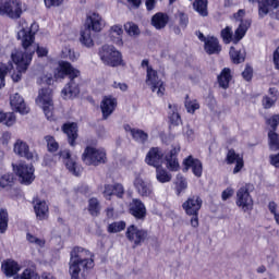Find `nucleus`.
I'll return each instance as SVG.
<instances>
[{
  "instance_id": "obj_18",
  "label": "nucleus",
  "mask_w": 279,
  "mask_h": 279,
  "mask_svg": "<svg viewBox=\"0 0 279 279\" xmlns=\"http://www.w3.org/2000/svg\"><path fill=\"white\" fill-rule=\"evenodd\" d=\"M60 157L62 158L70 173H72L73 175H80V173H82V168L80 167V165H77V159L71 156L70 150H61Z\"/></svg>"
},
{
  "instance_id": "obj_24",
  "label": "nucleus",
  "mask_w": 279,
  "mask_h": 279,
  "mask_svg": "<svg viewBox=\"0 0 279 279\" xmlns=\"http://www.w3.org/2000/svg\"><path fill=\"white\" fill-rule=\"evenodd\" d=\"M227 162L228 165H235L233 169V173H240L241 169L245 166V161H243V155L236 154L234 149H230L227 154Z\"/></svg>"
},
{
  "instance_id": "obj_12",
  "label": "nucleus",
  "mask_w": 279,
  "mask_h": 279,
  "mask_svg": "<svg viewBox=\"0 0 279 279\" xmlns=\"http://www.w3.org/2000/svg\"><path fill=\"white\" fill-rule=\"evenodd\" d=\"M235 204L243 213H250L254 208V199L247 186H242L236 192Z\"/></svg>"
},
{
  "instance_id": "obj_2",
  "label": "nucleus",
  "mask_w": 279,
  "mask_h": 279,
  "mask_svg": "<svg viewBox=\"0 0 279 279\" xmlns=\"http://www.w3.org/2000/svg\"><path fill=\"white\" fill-rule=\"evenodd\" d=\"M95 267V255L82 247L76 246L70 253L69 274L71 279H86L82 274V269H93Z\"/></svg>"
},
{
  "instance_id": "obj_21",
  "label": "nucleus",
  "mask_w": 279,
  "mask_h": 279,
  "mask_svg": "<svg viewBox=\"0 0 279 279\" xmlns=\"http://www.w3.org/2000/svg\"><path fill=\"white\" fill-rule=\"evenodd\" d=\"M13 151L16 156H21V158H26L27 160H34V158H37L36 153L29 150V145L22 140H17L15 142Z\"/></svg>"
},
{
  "instance_id": "obj_15",
  "label": "nucleus",
  "mask_w": 279,
  "mask_h": 279,
  "mask_svg": "<svg viewBox=\"0 0 279 279\" xmlns=\"http://www.w3.org/2000/svg\"><path fill=\"white\" fill-rule=\"evenodd\" d=\"M117 106H119V100L117 99V97L112 95H107L102 97L100 101V111L105 121L112 117L114 110H117Z\"/></svg>"
},
{
  "instance_id": "obj_51",
  "label": "nucleus",
  "mask_w": 279,
  "mask_h": 279,
  "mask_svg": "<svg viewBox=\"0 0 279 279\" xmlns=\"http://www.w3.org/2000/svg\"><path fill=\"white\" fill-rule=\"evenodd\" d=\"M185 110L189 114H195V111L199 110V102L196 99L185 100Z\"/></svg>"
},
{
  "instance_id": "obj_58",
  "label": "nucleus",
  "mask_w": 279,
  "mask_h": 279,
  "mask_svg": "<svg viewBox=\"0 0 279 279\" xmlns=\"http://www.w3.org/2000/svg\"><path fill=\"white\" fill-rule=\"evenodd\" d=\"M113 195L120 198L123 197V195H125V187H123V184L114 183Z\"/></svg>"
},
{
  "instance_id": "obj_35",
  "label": "nucleus",
  "mask_w": 279,
  "mask_h": 279,
  "mask_svg": "<svg viewBox=\"0 0 279 279\" xmlns=\"http://www.w3.org/2000/svg\"><path fill=\"white\" fill-rule=\"evenodd\" d=\"M229 53L234 64H241V62H245V48L236 50V48L231 47Z\"/></svg>"
},
{
  "instance_id": "obj_39",
  "label": "nucleus",
  "mask_w": 279,
  "mask_h": 279,
  "mask_svg": "<svg viewBox=\"0 0 279 279\" xmlns=\"http://www.w3.org/2000/svg\"><path fill=\"white\" fill-rule=\"evenodd\" d=\"M124 32L131 38H138L141 36V28L134 22H126L124 24Z\"/></svg>"
},
{
  "instance_id": "obj_55",
  "label": "nucleus",
  "mask_w": 279,
  "mask_h": 279,
  "mask_svg": "<svg viewBox=\"0 0 279 279\" xmlns=\"http://www.w3.org/2000/svg\"><path fill=\"white\" fill-rule=\"evenodd\" d=\"M33 46L35 47V51L38 56V58H45L49 53V49L47 47L39 46L38 44H35L33 41Z\"/></svg>"
},
{
  "instance_id": "obj_53",
  "label": "nucleus",
  "mask_w": 279,
  "mask_h": 279,
  "mask_svg": "<svg viewBox=\"0 0 279 279\" xmlns=\"http://www.w3.org/2000/svg\"><path fill=\"white\" fill-rule=\"evenodd\" d=\"M166 167L169 171H180V162L175 157L167 158Z\"/></svg>"
},
{
  "instance_id": "obj_5",
  "label": "nucleus",
  "mask_w": 279,
  "mask_h": 279,
  "mask_svg": "<svg viewBox=\"0 0 279 279\" xmlns=\"http://www.w3.org/2000/svg\"><path fill=\"white\" fill-rule=\"evenodd\" d=\"M98 56L106 66L116 69L117 66H125L123 54L112 45H104L98 52Z\"/></svg>"
},
{
  "instance_id": "obj_7",
  "label": "nucleus",
  "mask_w": 279,
  "mask_h": 279,
  "mask_svg": "<svg viewBox=\"0 0 279 279\" xmlns=\"http://www.w3.org/2000/svg\"><path fill=\"white\" fill-rule=\"evenodd\" d=\"M36 104L43 109L48 121H51L53 119V92L51 88L39 89Z\"/></svg>"
},
{
  "instance_id": "obj_13",
  "label": "nucleus",
  "mask_w": 279,
  "mask_h": 279,
  "mask_svg": "<svg viewBox=\"0 0 279 279\" xmlns=\"http://www.w3.org/2000/svg\"><path fill=\"white\" fill-rule=\"evenodd\" d=\"M133 186L141 197H148L149 199H154V197H156L151 183L145 181L141 174H135V178L133 179Z\"/></svg>"
},
{
  "instance_id": "obj_30",
  "label": "nucleus",
  "mask_w": 279,
  "mask_h": 279,
  "mask_svg": "<svg viewBox=\"0 0 279 279\" xmlns=\"http://www.w3.org/2000/svg\"><path fill=\"white\" fill-rule=\"evenodd\" d=\"M279 8L278 0H262L259 2V16H267L271 11Z\"/></svg>"
},
{
  "instance_id": "obj_1",
  "label": "nucleus",
  "mask_w": 279,
  "mask_h": 279,
  "mask_svg": "<svg viewBox=\"0 0 279 279\" xmlns=\"http://www.w3.org/2000/svg\"><path fill=\"white\" fill-rule=\"evenodd\" d=\"M32 27H34V25L27 23V21H20V31L17 32V39H20L24 50L14 49L11 52V60L17 66V73H13L11 75L13 82H21L23 73L27 71V66L32 64L34 53H36V47H34V40H36V33L32 31Z\"/></svg>"
},
{
  "instance_id": "obj_31",
  "label": "nucleus",
  "mask_w": 279,
  "mask_h": 279,
  "mask_svg": "<svg viewBox=\"0 0 279 279\" xmlns=\"http://www.w3.org/2000/svg\"><path fill=\"white\" fill-rule=\"evenodd\" d=\"M81 45L86 47L87 49H93L95 47V39H93V31H88L87 28H82L80 32L78 38Z\"/></svg>"
},
{
  "instance_id": "obj_54",
  "label": "nucleus",
  "mask_w": 279,
  "mask_h": 279,
  "mask_svg": "<svg viewBox=\"0 0 279 279\" xmlns=\"http://www.w3.org/2000/svg\"><path fill=\"white\" fill-rule=\"evenodd\" d=\"M111 87L114 88V90H121V93H128L130 86L124 82L114 81L111 84Z\"/></svg>"
},
{
  "instance_id": "obj_49",
  "label": "nucleus",
  "mask_w": 279,
  "mask_h": 279,
  "mask_svg": "<svg viewBox=\"0 0 279 279\" xmlns=\"http://www.w3.org/2000/svg\"><path fill=\"white\" fill-rule=\"evenodd\" d=\"M88 210H89L90 215H93V216L99 215V210H101V206L99 205V201L97 198L89 199Z\"/></svg>"
},
{
  "instance_id": "obj_40",
  "label": "nucleus",
  "mask_w": 279,
  "mask_h": 279,
  "mask_svg": "<svg viewBox=\"0 0 279 279\" xmlns=\"http://www.w3.org/2000/svg\"><path fill=\"white\" fill-rule=\"evenodd\" d=\"M193 8L201 16H208V0H195Z\"/></svg>"
},
{
  "instance_id": "obj_19",
  "label": "nucleus",
  "mask_w": 279,
  "mask_h": 279,
  "mask_svg": "<svg viewBox=\"0 0 279 279\" xmlns=\"http://www.w3.org/2000/svg\"><path fill=\"white\" fill-rule=\"evenodd\" d=\"M203 201L199 196L194 195L190 196L183 204L182 208L185 211V215H199Z\"/></svg>"
},
{
  "instance_id": "obj_52",
  "label": "nucleus",
  "mask_w": 279,
  "mask_h": 279,
  "mask_svg": "<svg viewBox=\"0 0 279 279\" xmlns=\"http://www.w3.org/2000/svg\"><path fill=\"white\" fill-rule=\"evenodd\" d=\"M37 84H39V86H43V85L51 86V84H53V75L50 73L43 74L37 80Z\"/></svg>"
},
{
  "instance_id": "obj_14",
  "label": "nucleus",
  "mask_w": 279,
  "mask_h": 279,
  "mask_svg": "<svg viewBox=\"0 0 279 279\" xmlns=\"http://www.w3.org/2000/svg\"><path fill=\"white\" fill-rule=\"evenodd\" d=\"M125 236L130 243H133L135 247L143 245L147 239V231L138 228L137 226L131 225L126 228Z\"/></svg>"
},
{
  "instance_id": "obj_3",
  "label": "nucleus",
  "mask_w": 279,
  "mask_h": 279,
  "mask_svg": "<svg viewBox=\"0 0 279 279\" xmlns=\"http://www.w3.org/2000/svg\"><path fill=\"white\" fill-rule=\"evenodd\" d=\"M66 75L70 77V82L61 90V97L63 99H75L80 95V70L73 68L69 62H60L54 77L64 80Z\"/></svg>"
},
{
  "instance_id": "obj_44",
  "label": "nucleus",
  "mask_w": 279,
  "mask_h": 279,
  "mask_svg": "<svg viewBox=\"0 0 279 279\" xmlns=\"http://www.w3.org/2000/svg\"><path fill=\"white\" fill-rule=\"evenodd\" d=\"M269 148L271 151H278L279 149V135L275 131L268 133Z\"/></svg>"
},
{
  "instance_id": "obj_63",
  "label": "nucleus",
  "mask_w": 279,
  "mask_h": 279,
  "mask_svg": "<svg viewBox=\"0 0 279 279\" xmlns=\"http://www.w3.org/2000/svg\"><path fill=\"white\" fill-rule=\"evenodd\" d=\"M183 134L187 138V141H193L195 138V133L193 132V129L190 126H185L183 129Z\"/></svg>"
},
{
  "instance_id": "obj_41",
  "label": "nucleus",
  "mask_w": 279,
  "mask_h": 279,
  "mask_svg": "<svg viewBox=\"0 0 279 279\" xmlns=\"http://www.w3.org/2000/svg\"><path fill=\"white\" fill-rule=\"evenodd\" d=\"M10 221V215L8 209H0V234H5L8 232V223Z\"/></svg>"
},
{
  "instance_id": "obj_34",
  "label": "nucleus",
  "mask_w": 279,
  "mask_h": 279,
  "mask_svg": "<svg viewBox=\"0 0 279 279\" xmlns=\"http://www.w3.org/2000/svg\"><path fill=\"white\" fill-rule=\"evenodd\" d=\"M14 186V174L4 173L0 177V191H10Z\"/></svg>"
},
{
  "instance_id": "obj_20",
  "label": "nucleus",
  "mask_w": 279,
  "mask_h": 279,
  "mask_svg": "<svg viewBox=\"0 0 279 279\" xmlns=\"http://www.w3.org/2000/svg\"><path fill=\"white\" fill-rule=\"evenodd\" d=\"M183 165L185 171L191 169L195 178H202L204 173V166L199 159L194 158L193 156H189L183 160Z\"/></svg>"
},
{
  "instance_id": "obj_56",
  "label": "nucleus",
  "mask_w": 279,
  "mask_h": 279,
  "mask_svg": "<svg viewBox=\"0 0 279 279\" xmlns=\"http://www.w3.org/2000/svg\"><path fill=\"white\" fill-rule=\"evenodd\" d=\"M102 195L106 199H112V195H114V184H106Z\"/></svg>"
},
{
  "instance_id": "obj_61",
  "label": "nucleus",
  "mask_w": 279,
  "mask_h": 279,
  "mask_svg": "<svg viewBox=\"0 0 279 279\" xmlns=\"http://www.w3.org/2000/svg\"><path fill=\"white\" fill-rule=\"evenodd\" d=\"M234 195V189L232 187H227L222 193H221V199L222 202H228L230 197Z\"/></svg>"
},
{
  "instance_id": "obj_43",
  "label": "nucleus",
  "mask_w": 279,
  "mask_h": 279,
  "mask_svg": "<svg viewBox=\"0 0 279 279\" xmlns=\"http://www.w3.org/2000/svg\"><path fill=\"white\" fill-rule=\"evenodd\" d=\"M130 132L134 141L137 143H147V138H149V135H147L143 130L131 129Z\"/></svg>"
},
{
  "instance_id": "obj_60",
  "label": "nucleus",
  "mask_w": 279,
  "mask_h": 279,
  "mask_svg": "<svg viewBox=\"0 0 279 279\" xmlns=\"http://www.w3.org/2000/svg\"><path fill=\"white\" fill-rule=\"evenodd\" d=\"M46 8H58L64 3V0H44Z\"/></svg>"
},
{
  "instance_id": "obj_32",
  "label": "nucleus",
  "mask_w": 279,
  "mask_h": 279,
  "mask_svg": "<svg viewBox=\"0 0 279 279\" xmlns=\"http://www.w3.org/2000/svg\"><path fill=\"white\" fill-rule=\"evenodd\" d=\"M168 119L171 125H180L182 123V118H180V105H169Z\"/></svg>"
},
{
  "instance_id": "obj_36",
  "label": "nucleus",
  "mask_w": 279,
  "mask_h": 279,
  "mask_svg": "<svg viewBox=\"0 0 279 279\" xmlns=\"http://www.w3.org/2000/svg\"><path fill=\"white\" fill-rule=\"evenodd\" d=\"M26 241L31 243V245H35V247L38 250H44V247H47V240L34 235V233H27Z\"/></svg>"
},
{
  "instance_id": "obj_59",
  "label": "nucleus",
  "mask_w": 279,
  "mask_h": 279,
  "mask_svg": "<svg viewBox=\"0 0 279 279\" xmlns=\"http://www.w3.org/2000/svg\"><path fill=\"white\" fill-rule=\"evenodd\" d=\"M266 122L270 128L276 130L279 125V113L271 116Z\"/></svg>"
},
{
  "instance_id": "obj_26",
  "label": "nucleus",
  "mask_w": 279,
  "mask_h": 279,
  "mask_svg": "<svg viewBox=\"0 0 279 279\" xmlns=\"http://www.w3.org/2000/svg\"><path fill=\"white\" fill-rule=\"evenodd\" d=\"M108 37L118 47H123V26L120 24L110 26Z\"/></svg>"
},
{
  "instance_id": "obj_23",
  "label": "nucleus",
  "mask_w": 279,
  "mask_h": 279,
  "mask_svg": "<svg viewBox=\"0 0 279 279\" xmlns=\"http://www.w3.org/2000/svg\"><path fill=\"white\" fill-rule=\"evenodd\" d=\"M10 106L20 114H29V107H27L25 99L19 94H14L10 97Z\"/></svg>"
},
{
  "instance_id": "obj_47",
  "label": "nucleus",
  "mask_w": 279,
  "mask_h": 279,
  "mask_svg": "<svg viewBox=\"0 0 279 279\" xmlns=\"http://www.w3.org/2000/svg\"><path fill=\"white\" fill-rule=\"evenodd\" d=\"M110 234H117V232H123L125 230V221L112 222L107 228Z\"/></svg>"
},
{
  "instance_id": "obj_9",
  "label": "nucleus",
  "mask_w": 279,
  "mask_h": 279,
  "mask_svg": "<svg viewBox=\"0 0 279 279\" xmlns=\"http://www.w3.org/2000/svg\"><path fill=\"white\" fill-rule=\"evenodd\" d=\"M145 82L151 93H155L157 97L165 96V82L160 78V74L154 68H147Z\"/></svg>"
},
{
  "instance_id": "obj_22",
  "label": "nucleus",
  "mask_w": 279,
  "mask_h": 279,
  "mask_svg": "<svg viewBox=\"0 0 279 279\" xmlns=\"http://www.w3.org/2000/svg\"><path fill=\"white\" fill-rule=\"evenodd\" d=\"M33 206L38 221H45V219L49 218V205H47V202L36 198L33 201Z\"/></svg>"
},
{
  "instance_id": "obj_6",
  "label": "nucleus",
  "mask_w": 279,
  "mask_h": 279,
  "mask_svg": "<svg viewBox=\"0 0 279 279\" xmlns=\"http://www.w3.org/2000/svg\"><path fill=\"white\" fill-rule=\"evenodd\" d=\"M82 160L88 167H99V165H105L108 157L106 149L87 146L82 154Z\"/></svg>"
},
{
  "instance_id": "obj_25",
  "label": "nucleus",
  "mask_w": 279,
  "mask_h": 279,
  "mask_svg": "<svg viewBox=\"0 0 279 279\" xmlns=\"http://www.w3.org/2000/svg\"><path fill=\"white\" fill-rule=\"evenodd\" d=\"M130 213L135 219H145L147 215V208L143 204L142 199L134 198L130 204Z\"/></svg>"
},
{
  "instance_id": "obj_42",
  "label": "nucleus",
  "mask_w": 279,
  "mask_h": 279,
  "mask_svg": "<svg viewBox=\"0 0 279 279\" xmlns=\"http://www.w3.org/2000/svg\"><path fill=\"white\" fill-rule=\"evenodd\" d=\"M274 93H275L274 89H270V95L271 96H264V98L262 100V106L266 110H269V108L275 106L276 101L279 99V97L276 94H274Z\"/></svg>"
},
{
  "instance_id": "obj_28",
  "label": "nucleus",
  "mask_w": 279,
  "mask_h": 279,
  "mask_svg": "<svg viewBox=\"0 0 279 279\" xmlns=\"http://www.w3.org/2000/svg\"><path fill=\"white\" fill-rule=\"evenodd\" d=\"M169 24V15L167 13H156L153 15L150 25L155 27V29H165Z\"/></svg>"
},
{
  "instance_id": "obj_50",
  "label": "nucleus",
  "mask_w": 279,
  "mask_h": 279,
  "mask_svg": "<svg viewBox=\"0 0 279 279\" xmlns=\"http://www.w3.org/2000/svg\"><path fill=\"white\" fill-rule=\"evenodd\" d=\"M12 69V64L5 65L4 63L0 62V88H3L5 86V75H8V72Z\"/></svg>"
},
{
  "instance_id": "obj_45",
  "label": "nucleus",
  "mask_w": 279,
  "mask_h": 279,
  "mask_svg": "<svg viewBox=\"0 0 279 279\" xmlns=\"http://www.w3.org/2000/svg\"><path fill=\"white\" fill-rule=\"evenodd\" d=\"M13 279H40V276L32 268H26L22 274L16 275Z\"/></svg>"
},
{
  "instance_id": "obj_8",
  "label": "nucleus",
  "mask_w": 279,
  "mask_h": 279,
  "mask_svg": "<svg viewBox=\"0 0 279 279\" xmlns=\"http://www.w3.org/2000/svg\"><path fill=\"white\" fill-rule=\"evenodd\" d=\"M13 171L15 175L19 178L20 184H24L25 186H29L36 180V175L34 174V166L32 163H26L25 161H21L19 163H13Z\"/></svg>"
},
{
  "instance_id": "obj_64",
  "label": "nucleus",
  "mask_w": 279,
  "mask_h": 279,
  "mask_svg": "<svg viewBox=\"0 0 279 279\" xmlns=\"http://www.w3.org/2000/svg\"><path fill=\"white\" fill-rule=\"evenodd\" d=\"M269 162L276 169H279V153L269 156Z\"/></svg>"
},
{
  "instance_id": "obj_11",
  "label": "nucleus",
  "mask_w": 279,
  "mask_h": 279,
  "mask_svg": "<svg viewBox=\"0 0 279 279\" xmlns=\"http://www.w3.org/2000/svg\"><path fill=\"white\" fill-rule=\"evenodd\" d=\"M106 27V21L97 12H89L85 17L83 28L94 32V34H99Z\"/></svg>"
},
{
  "instance_id": "obj_29",
  "label": "nucleus",
  "mask_w": 279,
  "mask_h": 279,
  "mask_svg": "<svg viewBox=\"0 0 279 279\" xmlns=\"http://www.w3.org/2000/svg\"><path fill=\"white\" fill-rule=\"evenodd\" d=\"M62 132L66 134L70 145L75 146L77 141V123H65L62 126Z\"/></svg>"
},
{
  "instance_id": "obj_16",
  "label": "nucleus",
  "mask_w": 279,
  "mask_h": 279,
  "mask_svg": "<svg viewBox=\"0 0 279 279\" xmlns=\"http://www.w3.org/2000/svg\"><path fill=\"white\" fill-rule=\"evenodd\" d=\"M197 38L204 43V49L208 56L215 53H221V45H219V39L215 36H204L202 33L196 34Z\"/></svg>"
},
{
  "instance_id": "obj_57",
  "label": "nucleus",
  "mask_w": 279,
  "mask_h": 279,
  "mask_svg": "<svg viewBox=\"0 0 279 279\" xmlns=\"http://www.w3.org/2000/svg\"><path fill=\"white\" fill-rule=\"evenodd\" d=\"M253 76H254V69L250 64H247L244 71L242 72V77L246 82H250V80H252Z\"/></svg>"
},
{
  "instance_id": "obj_27",
  "label": "nucleus",
  "mask_w": 279,
  "mask_h": 279,
  "mask_svg": "<svg viewBox=\"0 0 279 279\" xmlns=\"http://www.w3.org/2000/svg\"><path fill=\"white\" fill-rule=\"evenodd\" d=\"M1 269L7 278H12L21 271V265L14 259H7L2 262Z\"/></svg>"
},
{
  "instance_id": "obj_10",
  "label": "nucleus",
  "mask_w": 279,
  "mask_h": 279,
  "mask_svg": "<svg viewBox=\"0 0 279 279\" xmlns=\"http://www.w3.org/2000/svg\"><path fill=\"white\" fill-rule=\"evenodd\" d=\"M0 14L10 19H20L23 14V8L19 0H0Z\"/></svg>"
},
{
  "instance_id": "obj_46",
  "label": "nucleus",
  "mask_w": 279,
  "mask_h": 279,
  "mask_svg": "<svg viewBox=\"0 0 279 279\" xmlns=\"http://www.w3.org/2000/svg\"><path fill=\"white\" fill-rule=\"evenodd\" d=\"M45 141L47 144L48 151H51L53 154L58 151V149H60V144H58V142L56 141V137L51 135H47L45 136Z\"/></svg>"
},
{
  "instance_id": "obj_48",
  "label": "nucleus",
  "mask_w": 279,
  "mask_h": 279,
  "mask_svg": "<svg viewBox=\"0 0 279 279\" xmlns=\"http://www.w3.org/2000/svg\"><path fill=\"white\" fill-rule=\"evenodd\" d=\"M175 186L178 193H182V191H186L189 189V182H186V178L182 174H178L175 179Z\"/></svg>"
},
{
  "instance_id": "obj_37",
  "label": "nucleus",
  "mask_w": 279,
  "mask_h": 279,
  "mask_svg": "<svg viewBox=\"0 0 279 279\" xmlns=\"http://www.w3.org/2000/svg\"><path fill=\"white\" fill-rule=\"evenodd\" d=\"M172 178L173 175H171L167 169L162 168V166L156 168V180L159 181L160 184H167V182H170Z\"/></svg>"
},
{
  "instance_id": "obj_4",
  "label": "nucleus",
  "mask_w": 279,
  "mask_h": 279,
  "mask_svg": "<svg viewBox=\"0 0 279 279\" xmlns=\"http://www.w3.org/2000/svg\"><path fill=\"white\" fill-rule=\"evenodd\" d=\"M234 19L240 23L234 36H232L233 33L230 26H227L221 31V38L226 45H230V43H234L236 45L239 40H242L245 37L247 29H250L251 22L245 19L244 10H239L238 13L234 14Z\"/></svg>"
},
{
  "instance_id": "obj_62",
  "label": "nucleus",
  "mask_w": 279,
  "mask_h": 279,
  "mask_svg": "<svg viewBox=\"0 0 279 279\" xmlns=\"http://www.w3.org/2000/svg\"><path fill=\"white\" fill-rule=\"evenodd\" d=\"M179 21H180V26L186 28V25H189V15L185 13L179 12Z\"/></svg>"
},
{
  "instance_id": "obj_38",
  "label": "nucleus",
  "mask_w": 279,
  "mask_h": 279,
  "mask_svg": "<svg viewBox=\"0 0 279 279\" xmlns=\"http://www.w3.org/2000/svg\"><path fill=\"white\" fill-rule=\"evenodd\" d=\"M0 123H3V125H7V128H12V125L16 123V114H14V112H4L1 110Z\"/></svg>"
},
{
  "instance_id": "obj_33",
  "label": "nucleus",
  "mask_w": 279,
  "mask_h": 279,
  "mask_svg": "<svg viewBox=\"0 0 279 279\" xmlns=\"http://www.w3.org/2000/svg\"><path fill=\"white\" fill-rule=\"evenodd\" d=\"M217 80L220 88L226 90L230 87V82H232V71L229 68H225L218 75Z\"/></svg>"
},
{
  "instance_id": "obj_17",
  "label": "nucleus",
  "mask_w": 279,
  "mask_h": 279,
  "mask_svg": "<svg viewBox=\"0 0 279 279\" xmlns=\"http://www.w3.org/2000/svg\"><path fill=\"white\" fill-rule=\"evenodd\" d=\"M165 160V153L159 147H153L148 150L145 157V162L148 167H154L158 169L162 167V162Z\"/></svg>"
}]
</instances>
